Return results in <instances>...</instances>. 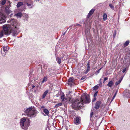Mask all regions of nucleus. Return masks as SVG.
<instances>
[{
	"label": "nucleus",
	"instance_id": "nucleus-1",
	"mask_svg": "<svg viewBox=\"0 0 130 130\" xmlns=\"http://www.w3.org/2000/svg\"><path fill=\"white\" fill-rule=\"evenodd\" d=\"M9 21H8V22ZM9 21L10 25L7 24L3 25V28L4 33L5 35L10 34L12 32L15 35H17V21L14 19L10 20Z\"/></svg>",
	"mask_w": 130,
	"mask_h": 130
},
{
	"label": "nucleus",
	"instance_id": "nucleus-2",
	"mask_svg": "<svg viewBox=\"0 0 130 130\" xmlns=\"http://www.w3.org/2000/svg\"><path fill=\"white\" fill-rule=\"evenodd\" d=\"M90 102L89 96L84 94L82 95L81 100L76 101L75 104L77 107H80L83 106L84 103H89Z\"/></svg>",
	"mask_w": 130,
	"mask_h": 130
},
{
	"label": "nucleus",
	"instance_id": "nucleus-3",
	"mask_svg": "<svg viewBox=\"0 0 130 130\" xmlns=\"http://www.w3.org/2000/svg\"><path fill=\"white\" fill-rule=\"evenodd\" d=\"M25 112L28 117L31 118L34 117L38 113L34 107H29L27 109Z\"/></svg>",
	"mask_w": 130,
	"mask_h": 130
},
{
	"label": "nucleus",
	"instance_id": "nucleus-4",
	"mask_svg": "<svg viewBox=\"0 0 130 130\" xmlns=\"http://www.w3.org/2000/svg\"><path fill=\"white\" fill-rule=\"evenodd\" d=\"M6 17L0 12V24L4 23L6 22Z\"/></svg>",
	"mask_w": 130,
	"mask_h": 130
},
{
	"label": "nucleus",
	"instance_id": "nucleus-5",
	"mask_svg": "<svg viewBox=\"0 0 130 130\" xmlns=\"http://www.w3.org/2000/svg\"><path fill=\"white\" fill-rule=\"evenodd\" d=\"M25 130L27 129L28 127L30 125V120L27 118H25Z\"/></svg>",
	"mask_w": 130,
	"mask_h": 130
},
{
	"label": "nucleus",
	"instance_id": "nucleus-6",
	"mask_svg": "<svg viewBox=\"0 0 130 130\" xmlns=\"http://www.w3.org/2000/svg\"><path fill=\"white\" fill-rule=\"evenodd\" d=\"M124 97L127 98H130V90H125L124 93Z\"/></svg>",
	"mask_w": 130,
	"mask_h": 130
},
{
	"label": "nucleus",
	"instance_id": "nucleus-7",
	"mask_svg": "<svg viewBox=\"0 0 130 130\" xmlns=\"http://www.w3.org/2000/svg\"><path fill=\"white\" fill-rule=\"evenodd\" d=\"M80 118L78 117H77L74 119V122L76 125H78L80 123Z\"/></svg>",
	"mask_w": 130,
	"mask_h": 130
},
{
	"label": "nucleus",
	"instance_id": "nucleus-8",
	"mask_svg": "<svg viewBox=\"0 0 130 130\" xmlns=\"http://www.w3.org/2000/svg\"><path fill=\"white\" fill-rule=\"evenodd\" d=\"M20 124L21 127L23 128H24V118H22L21 120Z\"/></svg>",
	"mask_w": 130,
	"mask_h": 130
},
{
	"label": "nucleus",
	"instance_id": "nucleus-9",
	"mask_svg": "<svg viewBox=\"0 0 130 130\" xmlns=\"http://www.w3.org/2000/svg\"><path fill=\"white\" fill-rule=\"evenodd\" d=\"M95 10V9H93L89 11L87 16V19L89 18V17L92 15Z\"/></svg>",
	"mask_w": 130,
	"mask_h": 130
},
{
	"label": "nucleus",
	"instance_id": "nucleus-10",
	"mask_svg": "<svg viewBox=\"0 0 130 130\" xmlns=\"http://www.w3.org/2000/svg\"><path fill=\"white\" fill-rule=\"evenodd\" d=\"M10 3L9 2V5L8 7L7 6L5 8V11L6 12L7 14H9L11 12V11L10 10L8 9L10 7Z\"/></svg>",
	"mask_w": 130,
	"mask_h": 130
},
{
	"label": "nucleus",
	"instance_id": "nucleus-11",
	"mask_svg": "<svg viewBox=\"0 0 130 130\" xmlns=\"http://www.w3.org/2000/svg\"><path fill=\"white\" fill-rule=\"evenodd\" d=\"M101 103L100 101H98L95 105V108L96 109H98L99 108L100 106Z\"/></svg>",
	"mask_w": 130,
	"mask_h": 130
},
{
	"label": "nucleus",
	"instance_id": "nucleus-12",
	"mask_svg": "<svg viewBox=\"0 0 130 130\" xmlns=\"http://www.w3.org/2000/svg\"><path fill=\"white\" fill-rule=\"evenodd\" d=\"M9 47L7 46H4L3 47V51L5 52V53H3L4 55H5V54L7 52V51L9 50Z\"/></svg>",
	"mask_w": 130,
	"mask_h": 130
},
{
	"label": "nucleus",
	"instance_id": "nucleus-13",
	"mask_svg": "<svg viewBox=\"0 0 130 130\" xmlns=\"http://www.w3.org/2000/svg\"><path fill=\"white\" fill-rule=\"evenodd\" d=\"M61 61H63L67 58V56L66 55L62 54L61 55Z\"/></svg>",
	"mask_w": 130,
	"mask_h": 130
},
{
	"label": "nucleus",
	"instance_id": "nucleus-14",
	"mask_svg": "<svg viewBox=\"0 0 130 130\" xmlns=\"http://www.w3.org/2000/svg\"><path fill=\"white\" fill-rule=\"evenodd\" d=\"M87 69L86 72H85V74H86L90 70V63L88 62L87 64Z\"/></svg>",
	"mask_w": 130,
	"mask_h": 130
},
{
	"label": "nucleus",
	"instance_id": "nucleus-15",
	"mask_svg": "<svg viewBox=\"0 0 130 130\" xmlns=\"http://www.w3.org/2000/svg\"><path fill=\"white\" fill-rule=\"evenodd\" d=\"M73 81V79L72 78H70L68 80V84L69 85H71Z\"/></svg>",
	"mask_w": 130,
	"mask_h": 130
},
{
	"label": "nucleus",
	"instance_id": "nucleus-16",
	"mask_svg": "<svg viewBox=\"0 0 130 130\" xmlns=\"http://www.w3.org/2000/svg\"><path fill=\"white\" fill-rule=\"evenodd\" d=\"M56 59L57 62L59 64H60L61 63V57H56Z\"/></svg>",
	"mask_w": 130,
	"mask_h": 130
},
{
	"label": "nucleus",
	"instance_id": "nucleus-17",
	"mask_svg": "<svg viewBox=\"0 0 130 130\" xmlns=\"http://www.w3.org/2000/svg\"><path fill=\"white\" fill-rule=\"evenodd\" d=\"M26 5L29 8H31L33 6V5L31 2L30 3H27L26 4Z\"/></svg>",
	"mask_w": 130,
	"mask_h": 130
},
{
	"label": "nucleus",
	"instance_id": "nucleus-18",
	"mask_svg": "<svg viewBox=\"0 0 130 130\" xmlns=\"http://www.w3.org/2000/svg\"><path fill=\"white\" fill-rule=\"evenodd\" d=\"M113 83L112 81H111L108 82V84H107V86L109 87H111L113 85Z\"/></svg>",
	"mask_w": 130,
	"mask_h": 130
},
{
	"label": "nucleus",
	"instance_id": "nucleus-19",
	"mask_svg": "<svg viewBox=\"0 0 130 130\" xmlns=\"http://www.w3.org/2000/svg\"><path fill=\"white\" fill-rule=\"evenodd\" d=\"M43 110L45 114V115H44V116L47 115L48 114L49 112L47 109L45 108Z\"/></svg>",
	"mask_w": 130,
	"mask_h": 130
},
{
	"label": "nucleus",
	"instance_id": "nucleus-20",
	"mask_svg": "<svg viewBox=\"0 0 130 130\" xmlns=\"http://www.w3.org/2000/svg\"><path fill=\"white\" fill-rule=\"evenodd\" d=\"M48 90H46L44 93L43 94L42 96V98L44 99V98L46 96V95L47 94V93L48 92Z\"/></svg>",
	"mask_w": 130,
	"mask_h": 130
},
{
	"label": "nucleus",
	"instance_id": "nucleus-21",
	"mask_svg": "<svg viewBox=\"0 0 130 130\" xmlns=\"http://www.w3.org/2000/svg\"><path fill=\"white\" fill-rule=\"evenodd\" d=\"M103 20L104 21L106 20L107 19V15L106 13H104L103 15Z\"/></svg>",
	"mask_w": 130,
	"mask_h": 130
},
{
	"label": "nucleus",
	"instance_id": "nucleus-22",
	"mask_svg": "<svg viewBox=\"0 0 130 130\" xmlns=\"http://www.w3.org/2000/svg\"><path fill=\"white\" fill-rule=\"evenodd\" d=\"M122 79L123 78L122 77L121 79H120L117 82L115 83V86H117L121 82Z\"/></svg>",
	"mask_w": 130,
	"mask_h": 130
},
{
	"label": "nucleus",
	"instance_id": "nucleus-23",
	"mask_svg": "<svg viewBox=\"0 0 130 130\" xmlns=\"http://www.w3.org/2000/svg\"><path fill=\"white\" fill-rule=\"evenodd\" d=\"M15 15L18 18H20L22 16V14L21 12H19L17 14H16Z\"/></svg>",
	"mask_w": 130,
	"mask_h": 130
},
{
	"label": "nucleus",
	"instance_id": "nucleus-24",
	"mask_svg": "<svg viewBox=\"0 0 130 130\" xmlns=\"http://www.w3.org/2000/svg\"><path fill=\"white\" fill-rule=\"evenodd\" d=\"M72 98L70 95L69 94L68 96H67V99L69 100V101L70 102H72Z\"/></svg>",
	"mask_w": 130,
	"mask_h": 130
},
{
	"label": "nucleus",
	"instance_id": "nucleus-25",
	"mask_svg": "<svg viewBox=\"0 0 130 130\" xmlns=\"http://www.w3.org/2000/svg\"><path fill=\"white\" fill-rule=\"evenodd\" d=\"M62 105V103H58L55 106V108H57L58 107H59Z\"/></svg>",
	"mask_w": 130,
	"mask_h": 130
},
{
	"label": "nucleus",
	"instance_id": "nucleus-26",
	"mask_svg": "<svg viewBox=\"0 0 130 130\" xmlns=\"http://www.w3.org/2000/svg\"><path fill=\"white\" fill-rule=\"evenodd\" d=\"M129 40L126 41L124 44V46H127L129 44Z\"/></svg>",
	"mask_w": 130,
	"mask_h": 130
},
{
	"label": "nucleus",
	"instance_id": "nucleus-27",
	"mask_svg": "<svg viewBox=\"0 0 130 130\" xmlns=\"http://www.w3.org/2000/svg\"><path fill=\"white\" fill-rule=\"evenodd\" d=\"M61 99L62 100V101H63L65 100V97L64 94H61Z\"/></svg>",
	"mask_w": 130,
	"mask_h": 130
},
{
	"label": "nucleus",
	"instance_id": "nucleus-28",
	"mask_svg": "<svg viewBox=\"0 0 130 130\" xmlns=\"http://www.w3.org/2000/svg\"><path fill=\"white\" fill-rule=\"evenodd\" d=\"M47 76H45L43 78V79L42 81V83H44V82H46L47 80Z\"/></svg>",
	"mask_w": 130,
	"mask_h": 130
},
{
	"label": "nucleus",
	"instance_id": "nucleus-29",
	"mask_svg": "<svg viewBox=\"0 0 130 130\" xmlns=\"http://www.w3.org/2000/svg\"><path fill=\"white\" fill-rule=\"evenodd\" d=\"M23 3L22 2H20L18 3L17 4V6L18 7H19L20 6H21L23 5Z\"/></svg>",
	"mask_w": 130,
	"mask_h": 130
},
{
	"label": "nucleus",
	"instance_id": "nucleus-30",
	"mask_svg": "<svg viewBox=\"0 0 130 130\" xmlns=\"http://www.w3.org/2000/svg\"><path fill=\"white\" fill-rule=\"evenodd\" d=\"M85 35L87 38H88L90 37V35L89 32H87L86 31L85 32Z\"/></svg>",
	"mask_w": 130,
	"mask_h": 130
},
{
	"label": "nucleus",
	"instance_id": "nucleus-31",
	"mask_svg": "<svg viewBox=\"0 0 130 130\" xmlns=\"http://www.w3.org/2000/svg\"><path fill=\"white\" fill-rule=\"evenodd\" d=\"M28 18V14L25 13V21H27Z\"/></svg>",
	"mask_w": 130,
	"mask_h": 130
},
{
	"label": "nucleus",
	"instance_id": "nucleus-32",
	"mask_svg": "<svg viewBox=\"0 0 130 130\" xmlns=\"http://www.w3.org/2000/svg\"><path fill=\"white\" fill-rule=\"evenodd\" d=\"M125 52H128V53L130 54V50L127 48H126L125 50Z\"/></svg>",
	"mask_w": 130,
	"mask_h": 130
},
{
	"label": "nucleus",
	"instance_id": "nucleus-33",
	"mask_svg": "<svg viewBox=\"0 0 130 130\" xmlns=\"http://www.w3.org/2000/svg\"><path fill=\"white\" fill-rule=\"evenodd\" d=\"M99 87V86L96 85L93 87V90H95L98 89Z\"/></svg>",
	"mask_w": 130,
	"mask_h": 130
},
{
	"label": "nucleus",
	"instance_id": "nucleus-34",
	"mask_svg": "<svg viewBox=\"0 0 130 130\" xmlns=\"http://www.w3.org/2000/svg\"><path fill=\"white\" fill-rule=\"evenodd\" d=\"M109 6L111 9H112L113 10L114 9V6L113 5H112L111 4H109Z\"/></svg>",
	"mask_w": 130,
	"mask_h": 130
},
{
	"label": "nucleus",
	"instance_id": "nucleus-35",
	"mask_svg": "<svg viewBox=\"0 0 130 130\" xmlns=\"http://www.w3.org/2000/svg\"><path fill=\"white\" fill-rule=\"evenodd\" d=\"M3 36V32L2 31L0 32V38L2 37Z\"/></svg>",
	"mask_w": 130,
	"mask_h": 130
},
{
	"label": "nucleus",
	"instance_id": "nucleus-36",
	"mask_svg": "<svg viewBox=\"0 0 130 130\" xmlns=\"http://www.w3.org/2000/svg\"><path fill=\"white\" fill-rule=\"evenodd\" d=\"M6 3V1L5 0H3L2 1L1 3L2 5H4Z\"/></svg>",
	"mask_w": 130,
	"mask_h": 130
},
{
	"label": "nucleus",
	"instance_id": "nucleus-37",
	"mask_svg": "<svg viewBox=\"0 0 130 130\" xmlns=\"http://www.w3.org/2000/svg\"><path fill=\"white\" fill-rule=\"evenodd\" d=\"M117 92L115 93V94H114V95L112 97V99L111 100V102L113 101V99H114L115 98V97L117 94Z\"/></svg>",
	"mask_w": 130,
	"mask_h": 130
},
{
	"label": "nucleus",
	"instance_id": "nucleus-38",
	"mask_svg": "<svg viewBox=\"0 0 130 130\" xmlns=\"http://www.w3.org/2000/svg\"><path fill=\"white\" fill-rule=\"evenodd\" d=\"M98 94V92H96L94 94V97H95Z\"/></svg>",
	"mask_w": 130,
	"mask_h": 130
},
{
	"label": "nucleus",
	"instance_id": "nucleus-39",
	"mask_svg": "<svg viewBox=\"0 0 130 130\" xmlns=\"http://www.w3.org/2000/svg\"><path fill=\"white\" fill-rule=\"evenodd\" d=\"M96 97H94V98L92 100V102H94L96 100Z\"/></svg>",
	"mask_w": 130,
	"mask_h": 130
},
{
	"label": "nucleus",
	"instance_id": "nucleus-40",
	"mask_svg": "<svg viewBox=\"0 0 130 130\" xmlns=\"http://www.w3.org/2000/svg\"><path fill=\"white\" fill-rule=\"evenodd\" d=\"M93 112H91L90 114V117H91L93 115Z\"/></svg>",
	"mask_w": 130,
	"mask_h": 130
},
{
	"label": "nucleus",
	"instance_id": "nucleus-41",
	"mask_svg": "<svg viewBox=\"0 0 130 130\" xmlns=\"http://www.w3.org/2000/svg\"><path fill=\"white\" fill-rule=\"evenodd\" d=\"M126 68H125L123 70L122 72L123 73H124L125 72V71H126Z\"/></svg>",
	"mask_w": 130,
	"mask_h": 130
},
{
	"label": "nucleus",
	"instance_id": "nucleus-42",
	"mask_svg": "<svg viewBox=\"0 0 130 130\" xmlns=\"http://www.w3.org/2000/svg\"><path fill=\"white\" fill-rule=\"evenodd\" d=\"M108 78L107 77H105L104 78V81H105L107 80L108 79Z\"/></svg>",
	"mask_w": 130,
	"mask_h": 130
},
{
	"label": "nucleus",
	"instance_id": "nucleus-43",
	"mask_svg": "<svg viewBox=\"0 0 130 130\" xmlns=\"http://www.w3.org/2000/svg\"><path fill=\"white\" fill-rule=\"evenodd\" d=\"M99 72L100 71H99V70H98L97 71H96V72L95 73L96 74H97L99 73Z\"/></svg>",
	"mask_w": 130,
	"mask_h": 130
},
{
	"label": "nucleus",
	"instance_id": "nucleus-44",
	"mask_svg": "<svg viewBox=\"0 0 130 130\" xmlns=\"http://www.w3.org/2000/svg\"><path fill=\"white\" fill-rule=\"evenodd\" d=\"M85 78V77H83L81 78V79L83 80V79H84Z\"/></svg>",
	"mask_w": 130,
	"mask_h": 130
},
{
	"label": "nucleus",
	"instance_id": "nucleus-45",
	"mask_svg": "<svg viewBox=\"0 0 130 130\" xmlns=\"http://www.w3.org/2000/svg\"><path fill=\"white\" fill-rule=\"evenodd\" d=\"M35 86L34 85H32V88L33 89L34 88V87H35Z\"/></svg>",
	"mask_w": 130,
	"mask_h": 130
},
{
	"label": "nucleus",
	"instance_id": "nucleus-46",
	"mask_svg": "<svg viewBox=\"0 0 130 130\" xmlns=\"http://www.w3.org/2000/svg\"><path fill=\"white\" fill-rule=\"evenodd\" d=\"M115 35H116V33H115L114 34H113V37H115Z\"/></svg>",
	"mask_w": 130,
	"mask_h": 130
},
{
	"label": "nucleus",
	"instance_id": "nucleus-47",
	"mask_svg": "<svg viewBox=\"0 0 130 130\" xmlns=\"http://www.w3.org/2000/svg\"><path fill=\"white\" fill-rule=\"evenodd\" d=\"M101 69H102V68H100V69L99 70H99V71H100V70H101Z\"/></svg>",
	"mask_w": 130,
	"mask_h": 130
},
{
	"label": "nucleus",
	"instance_id": "nucleus-48",
	"mask_svg": "<svg viewBox=\"0 0 130 130\" xmlns=\"http://www.w3.org/2000/svg\"><path fill=\"white\" fill-rule=\"evenodd\" d=\"M101 69H102V68H100V69L99 70H99V71H100V70H101Z\"/></svg>",
	"mask_w": 130,
	"mask_h": 130
},
{
	"label": "nucleus",
	"instance_id": "nucleus-49",
	"mask_svg": "<svg viewBox=\"0 0 130 130\" xmlns=\"http://www.w3.org/2000/svg\"><path fill=\"white\" fill-rule=\"evenodd\" d=\"M77 26H80V25L79 24H77L76 25Z\"/></svg>",
	"mask_w": 130,
	"mask_h": 130
},
{
	"label": "nucleus",
	"instance_id": "nucleus-50",
	"mask_svg": "<svg viewBox=\"0 0 130 130\" xmlns=\"http://www.w3.org/2000/svg\"><path fill=\"white\" fill-rule=\"evenodd\" d=\"M44 107V106H42V107H41V108H43Z\"/></svg>",
	"mask_w": 130,
	"mask_h": 130
},
{
	"label": "nucleus",
	"instance_id": "nucleus-51",
	"mask_svg": "<svg viewBox=\"0 0 130 130\" xmlns=\"http://www.w3.org/2000/svg\"><path fill=\"white\" fill-rule=\"evenodd\" d=\"M46 130H50L48 128V129H47V128L46 129Z\"/></svg>",
	"mask_w": 130,
	"mask_h": 130
},
{
	"label": "nucleus",
	"instance_id": "nucleus-52",
	"mask_svg": "<svg viewBox=\"0 0 130 130\" xmlns=\"http://www.w3.org/2000/svg\"><path fill=\"white\" fill-rule=\"evenodd\" d=\"M65 34V32L63 34V35H64V34Z\"/></svg>",
	"mask_w": 130,
	"mask_h": 130
},
{
	"label": "nucleus",
	"instance_id": "nucleus-53",
	"mask_svg": "<svg viewBox=\"0 0 130 130\" xmlns=\"http://www.w3.org/2000/svg\"><path fill=\"white\" fill-rule=\"evenodd\" d=\"M2 51H1V53H2V54H2Z\"/></svg>",
	"mask_w": 130,
	"mask_h": 130
},
{
	"label": "nucleus",
	"instance_id": "nucleus-54",
	"mask_svg": "<svg viewBox=\"0 0 130 130\" xmlns=\"http://www.w3.org/2000/svg\"><path fill=\"white\" fill-rule=\"evenodd\" d=\"M101 107H102V106H101Z\"/></svg>",
	"mask_w": 130,
	"mask_h": 130
}]
</instances>
